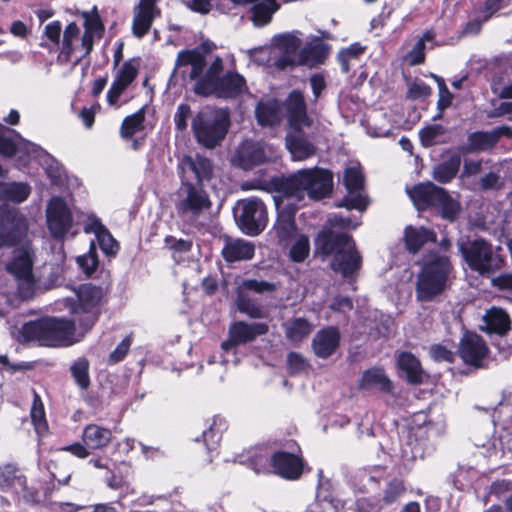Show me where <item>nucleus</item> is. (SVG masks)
<instances>
[{
	"instance_id": "ddd939ff",
	"label": "nucleus",
	"mask_w": 512,
	"mask_h": 512,
	"mask_svg": "<svg viewBox=\"0 0 512 512\" xmlns=\"http://www.w3.org/2000/svg\"><path fill=\"white\" fill-rule=\"evenodd\" d=\"M424 206L437 208L441 216L449 221L455 220L460 211L459 203L445 189L430 182L418 184V210Z\"/></svg>"
},
{
	"instance_id": "2eb2a0df",
	"label": "nucleus",
	"mask_w": 512,
	"mask_h": 512,
	"mask_svg": "<svg viewBox=\"0 0 512 512\" xmlns=\"http://www.w3.org/2000/svg\"><path fill=\"white\" fill-rule=\"evenodd\" d=\"M4 127L0 125V155L4 157H12L19 155L20 161L24 164L30 158H42L47 160L49 156L37 145L22 138L18 133H15L13 138L4 134Z\"/></svg>"
},
{
	"instance_id": "39448f33",
	"label": "nucleus",
	"mask_w": 512,
	"mask_h": 512,
	"mask_svg": "<svg viewBox=\"0 0 512 512\" xmlns=\"http://www.w3.org/2000/svg\"><path fill=\"white\" fill-rule=\"evenodd\" d=\"M316 246L324 256L334 254L331 267L344 277L352 275L359 269L361 257L355 250V243L349 235L322 231L316 239Z\"/></svg>"
},
{
	"instance_id": "a211bd4d",
	"label": "nucleus",
	"mask_w": 512,
	"mask_h": 512,
	"mask_svg": "<svg viewBox=\"0 0 512 512\" xmlns=\"http://www.w3.org/2000/svg\"><path fill=\"white\" fill-rule=\"evenodd\" d=\"M47 224L54 238L62 239L72 226V215L60 197H53L46 208Z\"/></svg>"
},
{
	"instance_id": "e433bc0d",
	"label": "nucleus",
	"mask_w": 512,
	"mask_h": 512,
	"mask_svg": "<svg viewBox=\"0 0 512 512\" xmlns=\"http://www.w3.org/2000/svg\"><path fill=\"white\" fill-rule=\"evenodd\" d=\"M360 385L364 389L377 388L383 392H390L393 389L391 380L380 368L367 370L362 376Z\"/></svg>"
},
{
	"instance_id": "f3484780",
	"label": "nucleus",
	"mask_w": 512,
	"mask_h": 512,
	"mask_svg": "<svg viewBox=\"0 0 512 512\" xmlns=\"http://www.w3.org/2000/svg\"><path fill=\"white\" fill-rule=\"evenodd\" d=\"M424 430L430 445L426 448L429 455L434 450L433 441L446 431V418L442 406L434 405L427 411H418V433Z\"/></svg>"
},
{
	"instance_id": "c756f323",
	"label": "nucleus",
	"mask_w": 512,
	"mask_h": 512,
	"mask_svg": "<svg viewBox=\"0 0 512 512\" xmlns=\"http://www.w3.org/2000/svg\"><path fill=\"white\" fill-rule=\"evenodd\" d=\"M235 4L253 3L251 20L257 27L268 24L272 15L279 9L276 0H230Z\"/></svg>"
},
{
	"instance_id": "7c9ffc66",
	"label": "nucleus",
	"mask_w": 512,
	"mask_h": 512,
	"mask_svg": "<svg viewBox=\"0 0 512 512\" xmlns=\"http://www.w3.org/2000/svg\"><path fill=\"white\" fill-rule=\"evenodd\" d=\"M112 438L109 429L96 424L87 425L82 433V441L89 449H101L107 446Z\"/></svg>"
},
{
	"instance_id": "9d476101",
	"label": "nucleus",
	"mask_w": 512,
	"mask_h": 512,
	"mask_svg": "<svg viewBox=\"0 0 512 512\" xmlns=\"http://www.w3.org/2000/svg\"><path fill=\"white\" fill-rule=\"evenodd\" d=\"M235 221L241 231L250 236L260 234L267 225V211L258 198L239 200L233 209Z\"/></svg>"
},
{
	"instance_id": "5fc2aeb1",
	"label": "nucleus",
	"mask_w": 512,
	"mask_h": 512,
	"mask_svg": "<svg viewBox=\"0 0 512 512\" xmlns=\"http://www.w3.org/2000/svg\"><path fill=\"white\" fill-rule=\"evenodd\" d=\"M251 465L256 473L271 472V456L267 452L256 454L251 459Z\"/></svg>"
},
{
	"instance_id": "20e7f679",
	"label": "nucleus",
	"mask_w": 512,
	"mask_h": 512,
	"mask_svg": "<svg viewBox=\"0 0 512 512\" xmlns=\"http://www.w3.org/2000/svg\"><path fill=\"white\" fill-rule=\"evenodd\" d=\"M287 118L292 131L286 137V147L294 161H304L315 154V146L301 132V128L311 124L303 95L293 91L286 103Z\"/></svg>"
},
{
	"instance_id": "bf43d9fd",
	"label": "nucleus",
	"mask_w": 512,
	"mask_h": 512,
	"mask_svg": "<svg viewBox=\"0 0 512 512\" xmlns=\"http://www.w3.org/2000/svg\"><path fill=\"white\" fill-rule=\"evenodd\" d=\"M404 492L403 483L399 480H393L389 483L384 492L383 500L386 504L394 502Z\"/></svg>"
},
{
	"instance_id": "4d7b16f0",
	"label": "nucleus",
	"mask_w": 512,
	"mask_h": 512,
	"mask_svg": "<svg viewBox=\"0 0 512 512\" xmlns=\"http://www.w3.org/2000/svg\"><path fill=\"white\" fill-rule=\"evenodd\" d=\"M76 261L86 275H91L98 265L97 256L94 250L90 251L88 254L77 257Z\"/></svg>"
},
{
	"instance_id": "f257e3e1",
	"label": "nucleus",
	"mask_w": 512,
	"mask_h": 512,
	"mask_svg": "<svg viewBox=\"0 0 512 512\" xmlns=\"http://www.w3.org/2000/svg\"><path fill=\"white\" fill-rule=\"evenodd\" d=\"M333 176L322 168L301 169L286 178L281 184L284 199L276 202L278 218L274 231L280 242H286L298 236L294 223L296 207H292V199L301 201L308 196L318 200L332 190Z\"/></svg>"
},
{
	"instance_id": "69168bd1",
	"label": "nucleus",
	"mask_w": 512,
	"mask_h": 512,
	"mask_svg": "<svg viewBox=\"0 0 512 512\" xmlns=\"http://www.w3.org/2000/svg\"><path fill=\"white\" fill-rule=\"evenodd\" d=\"M287 363L292 373H298L306 369L305 359L298 353L291 352L287 356Z\"/></svg>"
},
{
	"instance_id": "c85d7f7f",
	"label": "nucleus",
	"mask_w": 512,
	"mask_h": 512,
	"mask_svg": "<svg viewBox=\"0 0 512 512\" xmlns=\"http://www.w3.org/2000/svg\"><path fill=\"white\" fill-rule=\"evenodd\" d=\"M480 328L489 335L503 336L510 330L509 316L503 309L493 307L483 316Z\"/></svg>"
},
{
	"instance_id": "3c124183",
	"label": "nucleus",
	"mask_w": 512,
	"mask_h": 512,
	"mask_svg": "<svg viewBox=\"0 0 512 512\" xmlns=\"http://www.w3.org/2000/svg\"><path fill=\"white\" fill-rule=\"evenodd\" d=\"M79 32L80 30L74 22H71L66 26L63 33L62 54L70 57L74 52L75 48L73 46V41L78 39Z\"/></svg>"
},
{
	"instance_id": "aec40b11",
	"label": "nucleus",
	"mask_w": 512,
	"mask_h": 512,
	"mask_svg": "<svg viewBox=\"0 0 512 512\" xmlns=\"http://www.w3.org/2000/svg\"><path fill=\"white\" fill-rule=\"evenodd\" d=\"M268 332V325L265 323H246L235 322L229 328V339L222 343L223 351L233 350L238 344H244L253 341L257 336Z\"/></svg>"
},
{
	"instance_id": "4468645a",
	"label": "nucleus",
	"mask_w": 512,
	"mask_h": 512,
	"mask_svg": "<svg viewBox=\"0 0 512 512\" xmlns=\"http://www.w3.org/2000/svg\"><path fill=\"white\" fill-rule=\"evenodd\" d=\"M26 232L27 224L24 217L14 208L0 206V248L20 243Z\"/></svg>"
},
{
	"instance_id": "c03bdc74",
	"label": "nucleus",
	"mask_w": 512,
	"mask_h": 512,
	"mask_svg": "<svg viewBox=\"0 0 512 512\" xmlns=\"http://www.w3.org/2000/svg\"><path fill=\"white\" fill-rule=\"evenodd\" d=\"M145 119L144 108H141L136 113L126 117L122 123L121 135L124 138H130L135 133L143 128V122Z\"/></svg>"
},
{
	"instance_id": "6ab92c4d",
	"label": "nucleus",
	"mask_w": 512,
	"mask_h": 512,
	"mask_svg": "<svg viewBox=\"0 0 512 512\" xmlns=\"http://www.w3.org/2000/svg\"><path fill=\"white\" fill-rule=\"evenodd\" d=\"M363 182L364 177L358 165H352L346 168L344 172V183L349 194L339 206H343L348 210L356 209L364 211L368 205V201L360 192L363 187Z\"/></svg>"
},
{
	"instance_id": "f704fd0d",
	"label": "nucleus",
	"mask_w": 512,
	"mask_h": 512,
	"mask_svg": "<svg viewBox=\"0 0 512 512\" xmlns=\"http://www.w3.org/2000/svg\"><path fill=\"white\" fill-rule=\"evenodd\" d=\"M314 326L305 318L297 317L284 324L286 338L293 344L300 343L312 332Z\"/></svg>"
},
{
	"instance_id": "9b49d317",
	"label": "nucleus",
	"mask_w": 512,
	"mask_h": 512,
	"mask_svg": "<svg viewBox=\"0 0 512 512\" xmlns=\"http://www.w3.org/2000/svg\"><path fill=\"white\" fill-rule=\"evenodd\" d=\"M103 290L90 284L82 285L74 291L73 296L63 300L65 307L72 314L86 315L83 326L84 332L89 330L97 319L96 308L103 298Z\"/></svg>"
},
{
	"instance_id": "5701e85b",
	"label": "nucleus",
	"mask_w": 512,
	"mask_h": 512,
	"mask_svg": "<svg viewBox=\"0 0 512 512\" xmlns=\"http://www.w3.org/2000/svg\"><path fill=\"white\" fill-rule=\"evenodd\" d=\"M180 169L182 180L191 181L190 175L193 174L196 180L194 184L201 185L202 187L203 182L208 181L211 178L213 172L210 160L199 155L195 157H183L180 162Z\"/></svg>"
},
{
	"instance_id": "49530a36",
	"label": "nucleus",
	"mask_w": 512,
	"mask_h": 512,
	"mask_svg": "<svg viewBox=\"0 0 512 512\" xmlns=\"http://www.w3.org/2000/svg\"><path fill=\"white\" fill-rule=\"evenodd\" d=\"M88 369L89 362L85 358L78 359L71 366L72 375L82 389H86L90 383Z\"/></svg>"
},
{
	"instance_id": "052dcab7",
	"label": "nucleus",
	"mask_w": 512,
	"mask_h": 512,
	"mask_svg": "<svg viewBox=\"0 0 512 512\" xmlns=\"http://www.w3.org/2000/svg\"><path fill=\"white\" fill-rule=\"evenodd\" d=\"M491 285L498 290L512 292V272L501 273L493 277Z\"/></svg>"
},
{
	"instance_id": "6e6d98bb",
	"label": "nucleus",
	"mask_w": 512,
	"mask_h": 512,
	"mask_svg": "<svg viewBox=\"0 0 512 512\" xmlns=\"http://www.w3.org/2000/svg\"><path fill=\"white\" fill-rule=\"evenodd\" d=\"M191 116L190 106L187 104H180L174 115L175 127L178 131H185L188 127V119Z\"/></svg>"
},
{
	"instance_id": "0eeeda50",
	"label": "nucleus",
	"mask_w": 512,
	"mask_h": 512,
	"mask_svg": "<svg viewBox=\"0 0 512 512\" xmlns=\"http://www.w3.org/2000/svg\"><path fill=\"white\" fill-rule=\"evenodd\" d=\"M451 272L449 258L438 253H430L423 260L418 274V300H432L447 287Z\"/></svg>"
},
{
	"instance_id": "6e6552de",
	"label": "nucleus",
	"mask_w": 512,
	"mask_h": 512,
	"mask_svg": "<svg viewBox=\"0 0 512 512\" xmlns=\"http://www.w3.org/2000/svg\"><path fill=\"white\" fill-rule=\"evenodd\" d=\"M459 251L468 267L482 276L493 274L503 264V259L494 254L492 245L483 238L459 244Z\"/></svg>"
},
{
	"instance_id": "dca6fc26",
	"label": "nucleus",
	"mask_w": 512,
	"mask_h": 512,
	"mask_svg": "<svg viewBox=\"0 0 512 512\" xmlns=\"http://www.w3.org/2000/svg\"><path fill=\"white\" fill-rule=\"evenodd\" d=\"M494 428L488 427L486 431H479L475 437V445L485 449L488 456L502 460L512 459V434L508 431L494 435Z\"/></svg>"
},
{
	"instance_id": "603ef678",
	"label": "nucleus",
	"mask_w": 512,
	"mask_h": 512,
	"mask_svg": "<svg viewBox=\"0 0 512 512\" xmlns=\"http://www.w3.org/2000/svg\"><path fill=\"white\" fill-rule=\"evenodd\" d=\"M498 420L505 429H508L509 425H512V393L507 395L496 409Z\"/></svg>"
},
{
	"instance_id": "774afa93",
	"label": "nucleus",
	"mask_w": 512,
	"mask_h": 512,
	"mask_svg": "<svg viewBox=\"0 0 512 512\" xmlns=\"http://www.w3.org/2000/svg\"><path fill=\"white\" fill-rule=\"evenodd\" d=\"M89 448L83 443L76 442L74 444L60 448L61 451H67L74 456L85 459L90 455Z\"/></svg>"
},
{
	"instance_id": "8fccbe9b",
	"label": "nucleus",
	"mask_w": 512,
	"mask_h": 512,
	"mask_svg": "<svg viewBox=\"0 0 512 512\" xmlns=\"http://www.w3.org/2000/svg\"><path fill=\"white\" fill-rule=\"evenodd\" d=\"M237 288L246 293L247 291H253L262 294L276 290V284L265 280L248 279L242 281Z\"/></svg>"
},
{
	"instance_id": "de8ad7c7",
	"label": "nucleus",
	"mask_w": 512,
	"mask_h": 512,
	"mask_svg": "<svg viewBox=\"0 0 512 512\" xmlns=\"http://www.w3.org/2000/svg\"><path fill=\"white\" fill-rule=\"evenodd\" d=\"M310 244L305 235L295 237L294 243L290 249V257L294 262H302L309 255Z\"/></svg>"
},
{
	"instance_id": "79ce46f5",
	"label": "nucleus",
	"mask_w": 512,
	"mask_h": 512,
	"mask_svg": "<svg viewBox=\"0 0 512 512\" xmlns=\"http://www.w3.org/2000/svg\"><path fill=\"white\" fill-rule=\"evenodd\" d=\"M31 420L35 427L37 434L42 435L46 433L48 425L45 418V411L40 396L34 393L33 404L31 407Z\"/></svg>"
},
{
	"instance_id": "72a5a7b5",
	"label": "nucleus",
	"mask_w": 512,
	"mask_h": 512,
	"mask_svg": "<svg viewBox=\"0 0 512 512\" xmlns=\"http://www.w3.org/2000/svg\"><path fill=\"white\" fill-rule=\"evenodd\" d=\"M86 231L95 234L101 250L106 255H115L117 253L118 243L99 220L92 219L87 225Z\"/></svg>"
},
{
	"instance_id": "412c9836",
	"label": "nucleus",
	"mask_w": 512,
	"mask_h": 512,
	"mask_svg": "<svg viewBox=\"0 0 512 512\" xmlns=\"http://www.w3.org/2000/svg\"><path fill=\"white\" fill-rule=\"evenodd\" d=\"M301 40L295 34H284L274 39L273 54L278 56L276 66L284 69L289 65H295L301 61L299 49Z\"/></svg>"
},
{
	"instance_id": "7ed1b4c3",
	"label": "nucleus",
	"mask_w": 512,
	"mask_h": 512,
	"mask_svg": "<svg viewBox=\"0 0 512 512\" xmlns=\"http://www.w3.org/2000/svg\"><path fill=\"white\" fill-rule=\"evenodd\" d=\"M83 334L76 333L72 321L47 317L24 324L19 332V340L38 341L41 345L51 347L70 346L80 341Z\"/></svg>"
},
{
	"instance_id": "a878e982",
	"label": "nucleus",
	"mask_w": 512,
	"mask_h": 512,
	"mask_svg": "<svg viewBox=\"0 0 512 512\" xmlns=\"http://www.w3.org/2000/svg\"><path fill=\"white\" fill-rule=\"evenodd\" d=\"M155 1L156 0H141L139 5L134 8L132 31L138 38L143 37L152 25L157 13Z\"/></svg>"
},
{
	"instance_id": "4c0bfd02",
	"label": "nucleus",
	"mask_w": 512,
	"mask_h": 512,
	"mask_svg": "<svg viewBox=\"0 0 512 512\" xmlns=\"http://www.w3.org/2000/svg\"><path fill=\"white\" fill-rule=\"evenodd\" d=\"M461 164V157L455 153L448 160L434 168L433 176L440 183L450 182L458 173Z\"/></svg>"
},
{
	"instance_id": "cd10ccee",
	"label": "nucleus",
	"mask_w": 512,
	"mask_h": 512,
	"mask_svg": "<svg viewBox=\"0 0 512 512\" xmlns=\"http://www.w3.org/2000/svg\"><path fill=\"white\" fill-rule=\"evenodd\" d=\"M340 333L336 328L329 327L316 333L312 341L314 353L320 358H328L339 346Z\"/></svg>"
},
{
	"instance_id": "1a4fd4ad",
	"label": "nucleus",
	"mask_w": 512,
	"mask_h": 512,
	"mask_svg": "<svg viewBox=\"0 0 512 512\" xmlns=\"http://www.w3.org/2000/svg\"><path fill=\"white\" fill-rule=\"evenodd\" d=\"M175 207L181 218L194 222L209 212L212 201L208 192L201 185L182 180Z\"/></svg>"
},
{
	"instance_id": "f03ea898",
	"label": "nucleus",
	"mask_w": 512,
	"mask_h": 512,
	"mask_svg": "<svg viewBox=\"0 0 512 512\" xmlns=\"http://www.w3.org/2000/svg\"><path fill=\"white\" fill-rule=\"evenodd\" d=\"M204 54L199 49L184 50L178 53L175 72L182 77L196 81L194 92L201 96L217 98H233L239 95L244 87V78L237 73H227L220 77L223 71V61L216 57L207 69Z\"/></svg>"
},
{
	"instance_id": "bb28decb",
	"label": "nucleus",
	"mask_w": 512,
	"mask_h": 512,
	"mask_svg": "<svg viewBox=\"0 0 512 512\" xmlns=\"http://www.w3.org/2000/svg\"><path fill=\"white\" fill-rule=\"evenodd\" d=\"M255 254V245L241 238H226L222 255L227 262L251 260Z\"/></svg>"
},
{
	"instance_id": "09e8293b",
	"label": "nucleus",
	"mask_w": 512,
	"mask_h": 512,
	"mask_svg": "<svg viewBox=\"0 0 512 512\" xmlns=\"http://www.w3.org/2000/svg\"><path fill=\"white\" fill-rule=\"evenodd\" d=\"M363 53V47L359 44H352L349 48L343 49L338 53V60L341 64L343 72H348L350 66L357 60L358 56Z\"/></svg>"
},
{
	"instance_id": "58836bf2",
	"label": "nucleus",
	"mask_w": 512,
	"mask_h": 512,
	"mask_svg": "<svg viewBox=\"0 0 512 512\" xmlns=\"http://www.w3.org/2000/svg\"><path fill=\"white\" fill-rule=\"evenodd\" d=\"M398 375L408 383H416V358L410 352H402L397 358Z\"/></svg>"
},
{
	"instance_id": "13d9d810",
	"label": "nucleus",
	"mask_w": 512,
	"mask_h": 512,
	"mask_svg": "<svg viewBox=\"0 0 512 512\" xmlns=\"http://www.w3.org/2000/svg\"><path fill=\"white\" fill-rule=\"evenodd\" d=\"M431 77L438 83L439 86V100L438 107L440 110H443L450 106L452 101V94L446 87L444 80L434 74H431Z\"/></svg>"
},
{
	"instance_id": "f8f14e48",
	"label": "nucleus",
	"mask_w": 512,
	"mask_h": 512,
	"mask_svg": "<svg viewBox=\"0 0 512 512\" xmlns=\"http://www.w3.org/2000/svg\"><path fill=\"white\" fill-rule=\"evenodd\" d=\"M7 270L17 280L21 297L31 298L34 294L35 278L33 275V251L29 244L25 243L14 251L13 259L7 265Z\"/></svg>"
},
{
	"instance_id": "ea45409f",
	"label": "nucleus",
	"mask_w": 512,
	"mask_h": 512,
	"mask_svg": "<svg viewBox=\"0 0 512 512\" xmlns=\"http://www.w3.org/2000/svg\"><path fill=\"white\" fill-rule=\"evenodd\" d=\"M498 131L474 132L469 135V145L472 150L483 151L493 147L499 140Z\"/></svg>"
},
{
	"instance_id": "2f4dec72",
	"label": "nucleus",
	"mask_w": 512,
	"mask_h": 512,
	"mask_svg": "<svg viewBox=\"0 0 512 512\" xmlns=\"http://www.w3.org/2000/svg\"><path fill=\"white\" fill-rule=\"evenodd\" d=\"M85 32L81 39V47L84 50L83 56L88 55L93 49L95 39H100L103 33V25L98 15H85Z\"/></svg>"
},
{
	"instance_id": "a18cd8bd",
	"label": "nucleus",
	"mask_w": 512,
	"mask_h": 512,
	"mask_svg": "<svg viewBox=\"0 0 512 512\" xmlns=\"http://www.w3.org/2000/svg\"><path fill=\"white\" fill-rule=\"evenodd\" d=\"M31 193V187L23 182L7 183V201L14 203L24 202Z\"/></svg>"
},
{
	"instance_id": "680f3d73",
	"label": "nucleus",
	"mask_w": 512,
	"mask_h": 512,
	"mask_svg": "<svg viewBox=\"0 0 512 512\" xmlns=\"http://www.w3.org/2000/svg\"><path fill=\"white\" fill-rule=\"evenodd\" d=\"M131 345V339L129 337L124 338L115 348V350L109 356L110 363H117L124 359Z\"/></svg>"
},
{
	"instance_id": "a19ab883",
	"label": "nucleus",
	"mask_w": 512,
	"mask_h": 512,
	"mask_svg": "<svg viewBox=\"0 0 512 512\" xmlns=\"http://www.w3.org/2000/svg\"><path fill=\"white\" fill-rule=\"evenodd\" d=\"M237 309L251 318L259 319L265 317L263 309L251 300L247 293L237 288Z\"/></svg>"
},
{
	"instance_id": "b1692460",
	"label": "nucleus",
	"mask_w": 512,
	"mask_h": 512,
	"mask_svg": "<svg viewBox=\"0 0 512 512\" xmlns=\"http://www.w3.org/2000/svg\"><path fill=\"white\" fill-rule=\"evenodd\" d=\"M272 472L286 478L297 479L302 473V461L297 456L287 452H277L271 455Z\"/></svg>"
},
{
	"instance_id": "423d86ee",
	"label": "nucleus",
	"mask_w": 512,
	"mask_h": 512,
	"mask_svg": "<svg viewBox=\"0 0 512 512\" xmlns=\"http://www.w3.org/2000/svg\"><path fill=\"white\" fill-rule=\"evenodd\" d=\"M230 127V117L224 109L205 108L192 118L191 129L196 141L213 149L225 139Z\"/></svg>"
},
{
	"instance_id": "0e129e2a",
	"label": "nucleus",
	"mask_w": 512,
	"mask_h": 512,
	"mask_svg": "<svg viewBox=\"0 0 512 512\" xmlns=\"http://www.w3.org/2000/svg\"><path fill=\"white\" fill-rule=\"evenodd\" d=\"M480 185L484 190L499 189L503 186V181L498 174L490 172L481 178Z\"/></svg>"
},
{
	"instance_id": "864d4df0",
	"label": "nucleus",
	"mask_w": 512,
	"mask_h": 512,
	"mask_svg": "<svg viewBox=\"0 0 512 512\" xmlns=\"http://www.w3.org/2000/svg\"><path fill=\"white\" fill-rule=\"evenodd\" d=\"M441 135L442 128L439 125L426 127L419 132L421 143L426 147L436 144Z\"/></svg>"
},
{
	"instance_id": "c9c22d12",
	"label": "nucleus",
	"mask_w": 512,
	"mask_h": 512,
	"mask_svg": "<svg viewBox=\"0 0 512 512\" xmlns=\"http://www.w3.org/2000/svg\"><path fill=\"white\" fill-rule=\"evenodd\" d=\"M237 156L243 168L259 164L265 160V152L260 143L247 141L237 150Z\"/></svg>"
},
{
	"instance_id": "393cba45",
	"label": "nucleus",
	"mask_w": 512,
	"mask_h": 512,
	"mask_svg": "<svg viewBox=\"0 0 512 512\" xmlns=\"http://www.w3.org/2000/svg\"><path fill=\"white\" fill-rule=\"evenodd\" d=\"M137 73L138 69L131 61L123 63L107 92V101L110 105L113 106L117 103L124 90L135 80Z\"/></svg>"
},
{
	"instance_id": "e2e57ef3",
	"label": "nucleus",
	"mask_w": 512,
	"mask_h": 512,
	"mask_svg": "<svg viewBox=\"0 0 512 512\" xmlns=\"http://www.w3.org/2000/svg\"><path fill=\"white\" fill-rule=\"evenodd\" d=\"M430 355L436 361L453 362L454 359L453 352L441 345H433L430 348Z\"/></svg>"
},
{
	"instance_id": "4be33fe9",
	"label": "nucleus",
	"mask_w": 512,
	"mask_h": 512,
	"mask_svg": "<svg viewBox=\"0 0 512 512\" xmlns=\"http://www.w3.org/2000/svg\"><path fill=\"white\" fill-rule=\"evenodd\" d=\"M459 353L466 364L481 367L488 355V347L479 335L467 333L461 340Z\"/></svg>"
},
{
	"instance_id": "37998d69",
	"label": "nucleus",
	"mask_w": 512,
	"mask_h": 512,
	"mask_svg": "<svg viewBox=\"0 0 512 512\" xmlns=\"http://www.w3.org/2000/svg\"><path fill=\"white\" fill-rule=\"evenodd\" d=\"M227 428L226 420L220 416H215L208 430L203 432V438L208 446H214L219 443L223 432Z\"/></svg>"
},
{
	"instance_id": "473e14b6",
	"label": "nucleus",
	"mask_w": 512,
	"mask_h": 512,
	"mask_svg": "<svg viewBox=\"0 0 512 512\" xmlns=\"http://www.w3.org/2000/svg\"><path fill=\"white\" fill-rule=\"evenodd\" d=\"M256 117L260 125L272 126L283 117L282 106L277 100L261 101L256 108Z\"/></svg>"
},
{
	"instance_id": "338daca9",
	"label": "nucleus",
	"mask_w": 512,
	"mask_h": 512,
	"mask_svg": "<svg viewBox=\"0 0 512 512\" xmlns=\"http://www.w3.org/2000/svg\"><path fill=\"white\" fill-rule=\"evenodd\" d=\"M506 0H486L481 11L483 21L489 20L497 11L503 8Z\"/></svg>"
}]
</instances>
